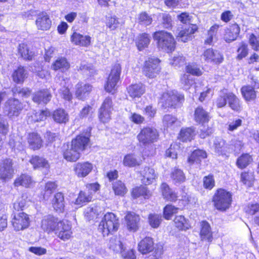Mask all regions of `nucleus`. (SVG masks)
<instances>
[{
  "mask_svg": "<svg viewBox=\"0 0 259 259\" xmlns=\"http://www.w3.org/2000/svg\"><path fill=\"white\" fill-rule=\"evenodd\" d=\"M119 227L118 219L112 212L107 213L98 226V231L104 237L116 232Z\"/></svg>",
  "mask_w": 259,
  "mask_h": 259,
  "instance_id": "f257e3e1",
  "label": "nucleus"
},
{
  "mask_svg": "<svg viewBox=\"0 0 259 259\" xmlns=\"http://www.w3.org/2000/svg\"><path fill=\"white\" fill-rule=\"evenodd\" d=\"M23 108V106L18 99H9L5 104V110L10 117L18 116Z\"/></svg>",
  "mask_w": 259,
  "mask_h": 259,
  "instance_id": "f8f14e48",
  "label": "nucleus"
},
{
  "mask_svg": "<svg viewBox=\"0 0 259 259\" xmlns=\"http://www.w3.org/2000/svg\"><path fill=\"white\" fill-rule=\"evenodd\" d=\"M29 161L33 165L34 168L40 167L48 168L49 166L48 161L43 157L38 156H32Z\"/></svg>",
  "mask_w": 259,
  "mask_h": 259,
  "instance_id": "a18cd8bd",
  "label": "nucleus"
},
{
  "mask_svg": "<svg viewBox=\"0 0 259 259\" xmlns=\"http://www.w3.org/2000/svg\"><path fill=\"white\" fill-rule=\"evenodd\" d=\"M28 72L24 67L20 66L12 74L11 77L14 82L17 84H22L27 78Z\"/></svg>",
  "mask_w": 259,
  "mask_h": 259,
  "instance_id": "5701e85b",
  "label": "nucleus"
},
{
  "mask_svg": "<svg viewBox=\"0 0 259 259\" xmlns=\"http://www.w3.org/2000/svg\"><path fill=\"white\" fill-rule=\"evenodd\" d=\"M194 116L195 121L198 123L208 122L210 118L209 113L200 106L195 109Z\"/></svg>",
  "mask_w": 259,
  "mask_h": 259,
  "instance_id": "b1692460",
  "label": "nucleus"
},
{
  "mask_svg": "<svg viewBox=\"0 0 259 259\" xmlns=\"http://www.w3.org/2000/svg\"><path fill=\"white\" fill-rule=\"evenodd\" d=\"M149 222L153 228H158L161 221V216L157 214H150L149 215Z\"/></svg>",
  "mask_w": 259,
  "mask_h": 259,
  "instance_id": "e2e57ef3",
  "label": "nucleus"
},
{
  "mask_svg": "<svg viewBox=\"0 0 259 259\" xmlns=\"http://www.w3.org/2000/svg\"><path fill=\"white\" fill-rule=\"evenodd\" d=\"M178 209L172 205H167L163 210L164 218L167 220L170 219L172 214L177 212Z\"/></svg>",
  "mask_w": 259,
  "mask_h": 259,
  "instance_id": "0e129e2a",
  "label": "nucleus"
},
{
  "mask_svg": "<svg viewBox=\"0 0 259 259\" xmlns=\"http://www.w3.org/2000/svg\"><path fill=\"white\" fill-rule=\"evenodd\" d=\"M158 137L157 130L152 127H144L137 136L138 141L144 146H148L156 142Z\"/></svg>",
  "mask_w": 259,
  "mask_h": 259,
  "instance_id": "39448f33",
  "label": "nucleus"
},
{
  "mask_svg": "<svg viewBox=\"0 0 259 259\" xmlns=\"http://www.w3.org/2000/svg\"><path fill=\"white\" fill-rule=\"evenodd\" d=\"M126 226L130 231L136 232L139 228L140 217L134 212H128L125 217Z\"/></svg>",
  "mask_w": 259,
  "mask_h": 259,
  "instance_id": "aec40b11",
  "label": "nucleus"
},
{
  "mask_svg": "<svg viewBox=\"0 0 259 259\" xmlns=\"http://www.w3.org/2000/svg\"><path fill=\"white\" fill-rule=\"evenodd\" d=\"M25 196L23 195L21 198L14 203L13 212H22L26 205V200L25 199Z\"/></svg>",
  "mask_w": 259,
  "mask_h": 259,
  "instance_id": "bf43d9fd",
  "label": "nucleus"
},
{
  "mask_svg": "<svg viewBox=\"0 0 259 259\" xmlns=\"http://www.w3.org/2000/svg\"><path fill=\"white\" fill-rule=\"evenodd\" d=\"M75 95L79 99L83 100L86 96L91 92L92 86L89 84H83L78 83L76 85Z\"/></svg>",
  "mask_w": 259,
  "mask_h": 259,
  "instance_id": "c85d7f7f",
  "label": "nucleus"
},
{
  "mask_svg": "<svg viewBox=\"0 0 259 259\" xmlns=\"http://www.w3.org/2000/svg\"><path fill=\"white\" fill-rule=\"evenodd\" d=\"M12 224L16 231L23 230L27 228L30 224L29 215L24 212H13Z\"/></svg>",
  "mask_w": 259,
  "mask_h": 259,
  "instance_id": "6e6552de",
  "label": "nucleus"
},
{
  "mask_svg": "<svg viewBox=\"0 0 259 259\" xmlns=\"http://www.w3.org/2000/svg\"><path fill=\"white\" fill-rule=\"evenodd\" d=\"M54 209L58 212H62L65 207L64 195L62 193H56L52 200Z\"/></svg>",
  "mask_w": 259,
  "mask_h": 259,
  "instance_id": "473e14b6",
  "label": "nucleus"
},
{
  "mask_svg": "<svg viewBox=\"0 0 259 259\" xmlns=\"http://www.w3.org/2000/svg\"><path fill=\"white\" fill-rule=\"evenodd\" d=\"M160 60L156 58H149L145 62L143 68L144 75L149 78H154L159 73L161 68L159 65Z\"/></svg>",
  "mask_w": 259,
  "mask_h": 259,
  "instance_id": "0eeeda50",
  "label": "nucleus"
},
{
  "mask_svg": "<svg viewBox=\"0 0 259 259\" xmlns=\"http://www.w3.org/2000/svg\"><path fill=\"white\" fill-rule=\"evenodd\" d=\"M121 73V66L119 64H115L112 67L105 85V90L109 93L114 91L117 88V84L119 80Z\"/></svg>",
  "mask_w": 259,
  "mask_h": 259,
  "instance_id": "423d86ee",
  "label": "nucleus"
},
{
  "mask_svg": "<svg viewBox=\"0 0 259 259\" xmlns=\"http://www.w3.org/2000/svg\"><path fill=\"white\" fill-rule=\"evenodd\" d=\"M92 38L88 35H83L75 31L70 35V41L73 45L83 47H88L91 44Z\"/></svg>",
  "mask_w": 259,
  "mask_h": 259,
  "instance_id": "f3484780",
  "label": "nucleus"
},
{
  "mask_svg": "<svg viewBox=\"0 0 259 259\" xmlns=\"http://www.w3.org/2000/svg\"><path fill=\"white\" fill-rule=\"evenodd\" d=\"M172 19L168 14H163L162 16V25L164 28L171 29L172 27Z\"/></svg>",
  "mask_w": 259,
  "mask_h": 259,
  "instance_id": "338daca9",
  "label": "nucleus"
},
{
  "mask_svg": "<svg viewBox=\"0 0 259 259\" xmlns=\"http://www.w3.org/2000/svg\"><path fill=\"white\" fill-rule=\"evenodd\" d=\"M240 25L236 22L231 24L225 30L224 39L226 42L230 43L237 39L240 33Z\"/></svg>",
  "mask_w": 259,
  "mask_h": 259,
  "instance_id": "ddd939ff",
  "label": "nucleus"
},
{
  "mask_svg": "<svg viewBox=\"0 0 259 259\" xmlns=\"http://www.w3.org/2000/svg\"><path fill=\"white\" fill-rule=\"evenodd\" d=\"M200 237L202 240L211 242L212 239L211 228L208 222L203 221L201 225Z\"/></svg>",
  "mask_w": 259,
  "mask_h": 259,
  "instance_id": "c9c22d12",
  "label": "nucleus"
},
{
  "mask_svg": "<svg viewBox=\"0 0 259 259\" xmlns=\"http://www.w3.org/2000/svg\"><path fill=\"white\" fill-rule=\"evenodd\" d=\"M68 80L67 78H65L63 76H56L53 89L54 90L58 89L62 97L66 100L70 101L72 98V94L70 93L69 89L66 87V81Z\"/></svg>",
  "mask_w": 259,
  "mask_h": 259,
  "instance_id": "9b49d317",
  "label": "nucleus"
},
{
  "mask_svg": "<svg viewBox=\"0 0 259 259\" xmlns=\"http://www.w3.org/2000/svg\"><path fill=\"white\" fill-rule=\"evenodd\" d=\"M60 221L53 215H48L45 217L41 221V228L46 232L54 231L58 227V223Z\"/></svg>",
  "mask_w": 259,
  "mask_h": 259,
  "instance_id": "6ab92c4d",
  "label": "nucleus"
},
{
  "mask_svg": "<svg viewBox=\"0 0 259 259\" xmlns=\"http://www.w3.org/2000/svg\"><path fill=\"white\" fill-rule=\"evenodd\" d=\"M153 19L151 16L149 15L146 12H141L139 14L138 17V22L139 24L145 26L151 25Z\"/></svg>",
  "mask_w": 259,
  "mask_h": 259,
  "instance_id": "603ef678",
  "label": "nucleus"
},
{
  "mask_svg": "<svg viewBox=\"0 0 259 259\" xmlns=\"http://www.w3.org/2000/svg\"><path fill=\"white\" fill-rule=\"evenodd\" d=\"M196 24H190L187 27L182 28L177 35V38L183 42H187L192 39V35L198 31Z\"/></svg>",
  "mask_w": 259,
  "mask_h": 259,
  "instance_id": "4468645a",
  "label": "nucleus"
},
{
  "mask_svg": "<svg viewBox=\"0 0 259 259\" xmlns=\"http://www.w3.org/2000/svg\"><path fill=\"white\" fill-rule=\"evenodd\" d=\"M112 109V99L107 97L104 101L99 111V117L102 122H106L109 120Z\"/></svg>",
  "mask_w": 259,
  "mask_h": 259,
  "instance_id": "2eb2a0df",
  "label": "nucleus"
},
{
  "mask_svg": "<svg viewBox=\"0 0 259 259\" xmlns=\"http://www.w3.org/2000/svg\"><path fill=\"white\" fill-rule=\"evenodd\" d=\"M153 40L159 49H175L177 41L173 34L164 30L155 31L152 33Z\"/></svg>",
  "mask_w": 259,
  "mask_h": 259,
  "instance_id": "f03ea898",
  "label": "nucleus"
},
{
  "mask_svg": "<svg viewBox=\"0 0 259 259\" xmlns=\"http://www.w3.org/2000/svg\"><path fill=\"white\" fill-rule=\"evenodd\" d=\"M80 152L73 145L68 146L67 149L64 152L63 156L65 159L69 161H75L80 157Z\"/></svg>",
  "mask_w": 259,
  "mask_h": 259,
  "instance_id": "bb28decb",
  "label": "nucleus"
},
{
  "mask_svg": "<svg viewBox=\"0 0 259 259\" xmlns=\"http://www.w3.org/2000/svg\"><path fill=\"white\" fill-rule=\"evenodd\" d=\"M91 130V127H88L85 133L78 135L72 140L71 144L73 145L75 149L76 148L80 152H82L87 148L90 144Z\"/></svg>",
  "mask_w": 259,
  "mask_h": 259,
  "instance_id": "1a4fd4ad",
  "label": "nucleus"
},
{
  "mask_svg": "<svg viewBox=\"0 0 259 259\" xmlns=\"http://www.w3.org/2000/svg\"><path fill=\"white\" fill-rule=\"evenodd\" d=\"M184 101L183 95L175 91L164 93L160 99V102L163 107L176 108Z\"/></svg>",
  "mask_w": 259,
  "mask_h": 259,
  "instance_id": "7ed1b4c3",
  "label": "nucleus"
},
{
  "mask_svg": "<svg viewBox=\"0 0 259 259\" xmlns=\"http://www.w3.org/2000/svg\"><path fill=\"white\" fill-rule=\"evenodd\" d=\"M214 205L218 210L224 211L229 208L232 202V195L230 193L224 189L217 190L213 197Z\"/></svg>",
  "mask_w": 259,
  "mask_h": 259,
  "instance_id": "20e7f679",
  "label": "nucleus"
},
{
  "mask_svg": "<svg viewBox=\"0 0 259 259\" xmlns=\"http://www.w3.org/2000/svg\"><path fill=\"white\" fill-rule=\"evenodd\" d=\"M128 93L132 98L140 97L145 92V86L141 83L132 84L127 88Z\"/></svg>",
  "mask_w": 259,
  "mask_h": 259,
  "instance_id": "2f4dec72",
  "label": "nucleus"
},
{
  "mask_svg": "<svg viewBox=\"0 0 259 259\" xmlns=\"http://www.w3.org/2000/svg\"><path fill=\"white\" fill-rule=\"evenodd\" d=\"M195 135L194 128L192 127H186L182 128L181 130L180 138L183 142L187 141H190L194 138Z\"/></svg>",
  "mask_w": 259,
  "mask_h": 259,
  "instance_id": "79ce46f5",
  "label": "nucleus"
},
{
  "mask_svg": "<svg viewBox=\"0 0 259 259\" xmlns=\"http://www.w3.org/2000/svg\"><path fill=\"white\" fill-rule=\"evenodd\" d=\"M186 71L193 75L200 76L202 75V71L198 65L195 63H189L186 66Z\"/></svg>",
  "mask_w": 259,
  "mask_h": 259,
  "instance_id": "052dcab7",
  "label": "nucleus"
},
{
  "mask_svg": "<svg viewBox=\"0 0 259 259\" xmlns=\"http://www.w3.org/2000/svg\"><path fill=\"white\" fill-rule=\"evenodd\" d=\"M35 25L38 30H49L52 26V20L49 15L44 11L39 13L35 20Z\"/></svg>",
  "mask_w": 259,
  "mask_h": 259,
  "instance_id": "dca6fc26",
  "label": "nucleus"
},
{
  "mask_svg": "<svg viewBox=\"0 0 259 259\" xmlns=\"http://www.w3.org/2000/svg\"><path fill=\"white\" fill-rule=\"evenodd\" d=\"M33 181L29 175L22 174L15 180L14 185L15 187L22 186L26 188H29L33 185Z\"/></svg>",
  "mask_w": 259,
  "mask_h": 259,
  "instance_id": "f704fd0d",
  "label": "nucleus"
},
{
  "mask_svg": "<svg viewBox=\"0 0 259 259\" xmlns=\"http://www.w3.org/2000/svg\"><path fill=\"white\" fill-rule=\"evenodd\" d=\"M139 251L146 254L154 249V242L152 238L146 237L142 240L138 244Z\"/></svg>",
  "mask_w": 259,
  "mask_h": 259,
  "instance_id": "393cba45",
  "label": "nucleus"
},
{
  "mask_svg": "<svg viewBox=\"0 0 259 259\" xmlns=\"http://www.w3.org/2000/svg\"><path fill=\"white\" fill-rule=\"evenodd\" d=\"M109 248L116 252H122L123 247L121 242L116 238H110L109 242Z\"/></svg>",
  "mask_w": 259,
  "mask_h": 259,
  "instance_id": "13d9d810",
  "label": "nucleus"
},
{
  "mask_svg": "<svg viewBox=\"0 0 259 259\" xmlns=\"http://www.w3.org/2000/svg\"><path fill=\"white\" fill-rule=\"evenodd\" d=\"M180 83L184 89L188 90L193 84V78L190 75L184 73L180 77Z\"/></svg>",
  "mask_w": 259,
  "mask_h": 259,
  "instance_id": "6e6d98bb",
  "label": "nucleus"
},
{
  "mask_svg": "<svg viewBox=\"0 0 259 259\" xmlns=\"http://www.w3.org/2000/svg\"><path fill=\"white\" fill-rule=\"evenodd\" d=\"M245 211L249 214L254 215V221L259 226V203L248 204L245 208Z\"/></svg>",
  "mask_w": 259,
  "mask_h": 259,
  "instance_id": "a19ab883",
  "label": "nucleus"
},
{
  "mask_svg": "<svg viewBox=\"0 0 259 259\" xmlns=\"http://www.w3.org/2000/svg\"><path fill=\"white\" fill-rule=\"evenodd\" d=\"M113 189L117 195L123 196L127 192L125 185L121 181H117L113 184Z\"/></svg>",
  "mask_w": 259,
  "mask_h": 259,
  "instance_id": "5fc2aeb1",
  "label": "nucleus"
},
{
  "mask_svg": "<svg viewBox=\"0 0 259 259\" xmlns=\"http://www.w3.org/2000/svg\"><path fill=\"white\" fill-rule=\"evenodd\" d=\"M227 101L229 107L233 110L238 111L241 109L239 99L233 93H228Z\"/></svg>",
  "mask_w": 259,
  "mask_h": 259,
  "instance_id": "37998d69",
  "label": "nucleus"
},
{
  "mask_svg": "<svg viewBox=\"0 0 259 259\" xmlns=\"http://www.w3.org/2000/svg\"><path fill=\"white\" fill-rule=\"evenodd\" d=\"M150 42V36L147 32L139 34L135 41L137 49L147 48Z\"/></svg>",
  "mask_w": 259,
  "mask_h": 259,
  "instance_id": "c756f323",
  "label": "nucleus"
},
{
  "mask_svg": "<svg viewBox=\"0 0 259 259\" xmlns=\"http://www.w3.org/2000/svg\"><path fill=\"white\" fill-rule=\"evenodd\" d=\"M84 215L86 219L89 221L94 219L98 215L97 206L87 207L84 211Z\"/></svg>",
  "mask_w": 259,
  "mask_h": 259,
  "instance_id": "680f3d73",
  "label": "nucleus"
},
{
  "mask_svg": "<svg viewBox=\"0 0 259 259\" xmlns=\"http://www.w3.org/2000/svg\"><path fill=\"white\" fill-rule=\"evenodd\" d=\"M132 195L135 198L143 196L145 198H148L151 194L146 187L142 186L133 189Z\"/></svg>",
  "mask_w": 259,
  "mask_h": 259,
  "instance_id": "3c124183",
  "label": "nucleus"
},
{
  "mask_svg": "<svg viewBox=\"0 0 259 259\" xmlns=\"http://www.w3.org/2000/svg\"><path fill=\"white\" fill-rule=\"evenodd\" d=\"M52 117L54 121L59 123H65L68 120V114L62 109H58L54 111Z\"/></svg>",
  "mask_w": 259,
  "mask_h": 259,
  "instance_id": "ea45409f",
  "label": "nucleus"
},
{
  "mask_svg": "<svg viewBox=\"0 0 259 259\" xmlns=\"http://www.w3.org/2000/svg\"><path fill=\"white\" fill-rule=\"evenodd\" d=\"M241 181L248 186H251L254 180L253 175L251 172H243L241 175Z\"/></svg>",
  "mask_w": 259,
  "mask_h": 259,
  "instance_id": "774afa93",
  "label": "nucleus"
},
{
  "mask_svg": "<svg viewBox=\"0 0 259 259\" xmlns=\"http://www.w3.org/2000/svg\"><path fill=\"white\" fill-rule=\"evenodd\" d=\"M205 59L208 62L216 64L220 63L223 60V56L218 50H206L203 54Z\"/></svg>",
  "mask_w": 259,
  "mask_h": 259,
  "instance_id": "a878e982",
  "label": "nucleus"
},
{
  "mask_svg": "<svg viewBox=\"0 0 259 259\" xmlns=\"http://www.w3.org/2000/svg\"><path fill=\"white\" fill-rule=\"evenodd\" d=\"M57 226L55 231V234L57 236L64 241L69 239L72 234L71 226L61 221L58 223Z\"/></svg>",
  "mask_w": 259,
  "mask_h": 259,
  "instance_id": "a211bd4d",
  "label": "nucleus"
},
{
  "mask_svg": "<svg viewBox=\"0 0 259 259\" xmlns=\"http://www.w3.org/2000/svg\"><path fill=\"white\" fill-rule=\"evenodd\" d=\"M92 199V196L90 194V192H88L87 190L81 191L76 200L75 204L81 205L83 203L91 201Z\"/></svg>",
  "mask_w": 259,
  "mask_h": 259,
  "instance_id": "864d4df0",
  "label": "nucleus"
},
{
  "mask_svg": "<svg viewBox=\"0 0 259 259\" xmlns=\"http://www.w3.org/2000/svg\"><path fill=\"white\" fill-rule=\"evenodd\" d=\"M179 121L176 117L166 114L163 118V124L164 127L174 129L176 126L179 125Z\"/></svg>",
  "mask_w": 259,
  "mask_h": 259,
  "instance_id": "de8ad7c7",
  "label": "nucleus"
},
{
  "mask_svg": "<svg viewBox=\"0 0 259 259\" xmlns=\"http://www.w3.org/2000/svg\"><path fill=\"white\" fill-rule=\"evenodd\" d=\"M207 153L205 151L200 149L194 150L188 159V162L190 164H193L194 162L200 164L202 159L207 157Z\"/></svg>",
  "mask_w": 259,
  "mask_h": 259,
  "instance_id": "72a5a7b5",
  "label": "nucleus"
},
{
  "mask_svg": "<svg viewBox=\"0 0 259 259\" xmlns=\"http://www.w3.org/2000/svg\"><path fill=\"white\" fill-rule=\"evenodd\" d=\"M226 141L220 137H216L213 140V147L215 153L219 155L224 153Z\"/></svg>",
  "mask_w": 259,
  "mask_h": 259,
  "instance_id": "09e8293b",
  "label": "nucleus"
},
{
  "mask_svg": "<svg viewBox=\"0 0 259 259\" xmlns=\"http://www.w3.org/2000/svg\"><path fill=\"white\" fill-rule=\"evenodd\" d=\"M52 95L48 89H44L32 94V100L37 104H47L51 99Z\"/></svg>",
  "mask_w": 259,
  "mask_h": 259,
  "instance_id": "4be33fe9",
  "label": "nucleus"
},
{
  "mask_svg": "<svg viewBox=\"0 0 259 259\" xmlns=\"http://www.w3.org/2000/svg\"><path fill=\"white\" fill-rule=\"evenodd\" d=\"M93 169V165L88 162H78L74 164L73 169L76 175L83 178L89 174Z\"/></svg>",
  "mask_w": 259,
  "mask_h": 259,
  "instance_id": "412c9836",
  "label": "nucleus"
},
{
  "mask_svg": "<svg viewBox=\"0 0 259 259\" xmlns=\"http://www.w3.org/2000/svg\"><path fill=\"white\" fill-rule=\"evenodd\" d=\"M52 68L54 70H60L62 72H65L70 68V64L65 58L61 57L52 64Z\"/></svg>",
  "mask_w": 259,
  "mask_h": 259,
  "instance_id": "4c0bfd02",
  "label": "nucleus"
},
{
  "mask_svg": "<svg viewBox=\"0 0 259 259\" xmlns=\"http://www.w3.org/2000/svg\"><path fill=\"white\" fill-rule=\"evenodd\" d=\"M161 189L164 198L170 201H175L177 199V194L170 189L168 185L163 183L161 185Z\"/></svg>",
  "mask_w": 259,
  "mask_h": 259,
  "instance_id": "58836bf2",
  "label": "nucleus"
},
{
  "mask_svg": "<svg viewBox=\"0 0 259 259\" xmlns=\"http://www.w3.org/2000/svg\"><path fill=\"white\" fill-rule=\"evenodd\" d=\"M13 165V160L10 158H6L1 161L0 163L1 180L7 181L13 178L14 174Z\"/></svg>",
  "mask_w": 259,
  "mask_h": 259,
  "instance_id": "9d476101",
  "label": "nucleus"
},
{
  "mask_svg": "<svg viewBox=\"0 0 259 259\" xmlns=\"http://www.w3.org/2000/svg\"><path fill=\"white\" fill-rule=\"evenodd\" d=\"M27 141L30 148L33 150L38 149L42 146V140L40 137L35 133L28 134Z\"/></svg>",
  "mask_w": 259,
  "mask_h": 259,
  "instance_id": "7c9ffc66",
  "label": "nucleus"
},
{
  "mask_svg": "<svg viewBox=\"0 0 259 259\" xmlns=\"http://www.w3.org/2000/svg\"><path fill=\"white\" fill-rule=\"evenodd\" d=\"M123 164L124 166L134 167L140 165V163L137 160L134 155L129 154L124 156Z\"/></svg>",
  "mask_w": 259,
  "mask_h": 259,
  "instance_id": "4d7b16f0",
  "label": "nucleus"
},
{
  "mask_svg": "<svg viewBox=\"0 0 259 259\" xmlns=\"http://www.w3.org/2000/svg\"><path fill=\"white\" fill-rule=\"evenodd\" d=\"M141 174L143 176L142 183L145 185L151 184L156 176L154 169L149 167H144L143 170L141 171Z\"/></svg>",
  "mask_w": 259,
  "mask_h": 259,
  "instance_id": "cd10ccee",
  "label": "nucleus"
},
{
  "mask_svg": "<svg viewBox=\"0 0 259 259\" xmlns=\"http://www.w3.org/2000/svg\"><path fill=\"white\" fill-rule=\"evenodd\" d=\"M255 88L251 85H244L241 89L242 95L245 100L250 101L255 100L256 97V93Z\"/></svg>",
  "mask_w": 259,
  "mask_h": 259,
  "instance_id": "e433bc0d",
  "label": "nucleus"
},
{
  "mask_svg": "<svg viewBox=\"0 0 259 259\" xmlns=\"http://www.w3.org/2000/svg\"><path fill=\"white\" fill-rule=\"evenodd\" d=\"M170 178L175 184L183 183L186 179L183 171L180 169L176 168L171 171Z\"/></svg>",
  "mask_w": 259,
  "mask_h": 259,
  "instance_id": "49530a36",
  "label": "nucleus"
},
{
  "mask_svg": "<svg viewBox=\"0 0 259 259\" xmlns=\"http://www.w3.org/2000/svg\"><path fill=\"white\" fill-rule=\"evenodd\" d=\"M12 92L14 96H18L22 98L28 97L31 93V90L28 88H21L16 85L12 88Z\"/></svg>",
  "mask_w": 259,
  "mask_h": 259,
  "instance_id": "c03bdc74",
  "label": "nucleus"
},
{
  "mask_svg": "<svg viewBox=\"0 0 259 259\" xmlns=\"http://www.w3.org/2000/svg\"><path fill=\"white\" fill-rule=\"evenodd\" d=\"M176 227L181 230H185L188 228L186 220L184 216H177L174 220Z\"/></svg>",
  "mask_w": 259,
  "mask_h": 259,
  "instance_id": "69168bd1",
  "label": "nucleus"
},
{
  "mask_svg": "<svg viewBox=\"0 0 259 259\" xmlns=\"http://www.w3.org/2000/svg\"><path fill=\"white\" fill-rule=\"evenodd\" d=\"M252 161V158L249 154H243L238 158L236 165L239 168L243 169L248 165Z\"/></svg>",
  "mask_w": 259,
  "mask_h": 259,
  "instance_id": "8fccbe9b",
  "label": "nucleus"
}]
</instances>
